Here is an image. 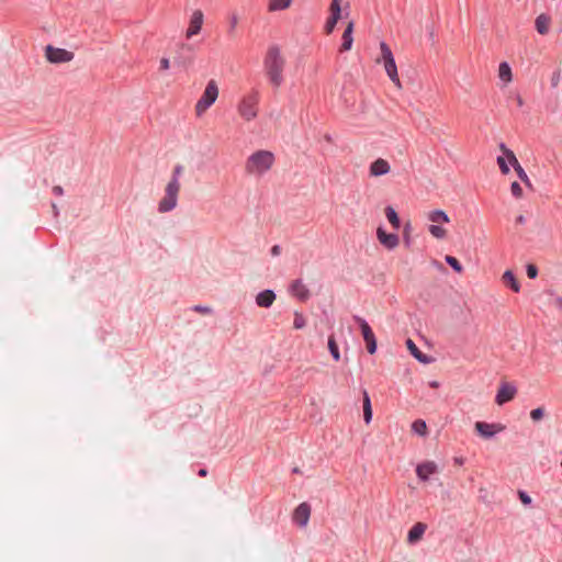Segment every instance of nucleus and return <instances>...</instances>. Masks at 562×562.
<instances>
[{"instance_id": "obj_44", "label": "nucleus", "mask_w": 562, "mask_h": 562, "mask_svg": "<svg viewBox=\"0 0 562 562\" xmlns=\"http://www.w3.org/2000/svg\"><path fill=\"white\" fill-rule=\"evenodd\" d=\"M527 276L530 278V279H535L537 276H538V269L535 265L532 263H529L527 266Z\"/></svg>"}, {"instance_id": "obj_56", "label": "nucleus", "mask_w": 562, "mask_h": 562, "mask_svg": "<svg viewBox=\"0 0 562 562\" xmlns=\"http://www.w3.org/2000/svg\"><path fill=\"white\" fill-rule=\"evenodd\" d=\"M407 229H408V225H406V227H405V234H408Z\"/></svg>"}, {"instance_id": "obj_22", "label": "nucleus", "mask_w": 562, "mask_h": 562, "mask_svg": "<svg viewBox=\"0 0 562 562\" xmlns=\"http://www.w3.org/2000/svg\"><path fill=\"white\" fill-rule=\"evenodd\" d=\"M406 346L412 356L422 363H429L430 359L423 353L412 339L406 340Z\"/></svg>"}, {"instance_id": "obj_43", "label": "nucleus", "mask_w": 562, "mask_h": 562, "mask_svg": "<svg viewBox=\"0 0 562 562\" xmlns=\"http://www.w3.org/2000/svg\"><path fill=\"white\" fill-rule=\"evenodd\" d=\"M560 80H561V72L559 70H557L551 76V79H550L551 86L553 88H557L560 83Z\"/></svg>"}, {"instance_id": "obj_38", "label": "nucleus", "mask_w": 562, "mask_h": 562, "mask_svg": "<svg viewBox=\"0 0 562 562\" xmlns=\"http://www.w3.org/2000/svg\"><path fill=\"white\" fill-rule=\"evenodd\" d=\"M238 23H239V16L237 15V13H232L229 15V33L231 34L235 33V30H236Z\"/></svg>"}, {"instance_id": "obj_49", "label": "nucleus", "mask_w": 562, "mask_h": 562, "mask_svg": "<svg viewBox=\"0 0 562 562\" xmlns=\"http://www.w3.org/2000/svg\"><path fill=\"white\" fill-rule=\"evenodd\" d=\"M53 192L56 194V195H61L63 194V188L59 187V186H55L53 188Z\"/></svg>"}, {"instance_id": "obj_5", "label": "nucleus", "mask_w": 562, "mask_h": 562, "mask_svg": "<svg viewBox=\"0 0 562 562\" xmlns=\"http://www.w3.org/2000/svg\"><path fill=\"white\" fill-rule=\"evenodd\" d=\"M218 86L215 80H210L194 106V112L198 117H201L211 108L218 98Z\"/></svg>"}, {"instance_id": "obj_7", "label": "nucleus", "mask_w": 562, "mask_h": 562, "mask_svg": "<svg viewBox=\"0 0 562 562\" xmlns=\"http://www.w3.org/2000/svg\"><path fill=\"white\" fill-rule=\"evenodd\" d=\"M45 56L48 61L54 63V64H59V63H68L70 60H72L74 53L66 50L64 48L47 46Z\"/></svg>"}, {"instance_id": "obj_53", "label": "nucleus", "mask_w": 562, "mask_h": 562, "mask_svg": "<svg viewBox=\"0 0 562 562\" xmlns=\"http://www.w3.org/2000/svg\"><path fill=\"white\" fill-rule=\"evenodd\" d=\"M454 462H456V464L461 465V464H463V459L462 458H456Z\"/></svg>"}, {"instance_id": "obj_35", "label": "nucleus", "mask_w": 562, "mask_h": 562, "mask_svg": "<svg viewBox=\"0 0 562 562\" xmlns=\"http://www.w3.org/2000/svg\"><path fill=\"white\" fill-rule=\"evenodd\" d=\"M339 19L340 18L336 16V15H330L328 18V20L326 21V24H325V32L327 34H330L334 31V29H335V26H336V24H337Z\"/></svg>"}, {"instance_id": "obj_15", "label": "nucleus", "mask_w": 562, "mask_h": 562, "mask_svg": "<svg viewBox=\"0 0 562 562\" xmlns=\"http://www.w3.org/2000/svg\"><path fill=\"white\" fill-rule=\"evenodd\" d=\"M390 169V164L385 159L379 158L370 165V175L373 177H380L389 173Z\"/></svg>"}, {"instance_id": "obj_10", "label": "nucleus", "mask_w": 562, "mask_h": 562, "mask_svg": "<svg viewBox=\"0 0 562 562\" xmlns=\"http://www.w3.org/2000/svg\"><path fill=\"white\" fill-rule=\"evenodd\" d=\"M202 25H203V13L201 10H195L190 18L189 27L186 32L187 38H191L192 36L199 34L202 29Z\"/></svg>"}, {"instance_id": "obj_31", "label": "nucleus", "mask_w": 562, "mask_h": 562, "mask_svg": "<svg viewBox=\"0 0 562 562\" xmlns=\"http://www.w3.org/2000/svg\"><path fill=\"white\" fill-rule=\"evenodd\" d=\"M184 167L182 165H176L172 169L171 178L169 182L176 181L177 188H181L180 176L183 173Z\"/></svg>"}, {"instance_id": "obj_16", "label": "nucleus", "mask_w": 562, "mask_h": 562, "mask_svg": "<svg viewBox=\"0 0 562 562\" xmlns=\"http://www.w3.org/2000/svg\"><path fill=\"white\" fill-rule=\"evenodd\" d=\"M436 472H437V464L432 461H427V462L420 463L416 468V474L423 481L428 480V477Z\"/></svg>"}, {"instance_id": "obj_37", "label": "nucleus", "mask_w": 562, "mask_h": 562, "mask_svg": "<svg viewBox=\"0 0 562 562\" xmlns=\"http://www.w3.org/2000/svg\"><path fill=\"white\" fill-rule=\"evenodd\" d=\"M544 413H546V411H544V408H543V407H538V408H535V409H532V411L530 412V417H531V419H532L533 422H538V420H540V419H542V418H543Z\"/></svg>"}, {"instance_id": "obj_29", "label": "nucleus", "mask_w": 562, "mask_h": 562, "mask_svg": "<svg viewBox=\"0 0 562 562\" xmlns=\"http://www.w3.org/2000/svg\"><path fill=\"white\" fill-rule=\"evenodd\" d=\"M428 231L437 239H443L447 236V229L440 225H430Z\"/></svg>"}, {"instance_id": "obj_46", "label": "nucleus", "mask_w": 562, "mask_h": 562, "mask_svg": "<svg viewBox=\"0 0 562 562\" xmlns=\"http://www.w3.org/2000/svg\"><path fill=\"white\" fill-rule=\"evenodd\" d=\"M193 310L202 314H210L212 312L211 307L201 305L194 306Z\"/></svg>"}, {"instance_id": "obj_57", "label": "nucleus", "mask_w": 562, "mask_h": 562, "mask_svg": "<svg viewBox=\"0 0 562 562\" xmlns=\"http://www.w3.org/2000/svg\"><path fill=\"white\" fill-rule=\"evenodd\" d=\"M558 301H559V304L562 306V300H561V299H559Z\"/></svg>"}, {"instance_id": "obj_14", "label": "nucleus", "mask_w": 562, "mask_h": 562, "mask_svg": "<svg viewBox=\"0 0 562 562\" xmlns=\"http://www.w3.org/2000/svg\"><path fill=\"white\" fill-rule=\"evenodd\" d=\"M498 79L502 82V87H506L513 81L514 75L510 65L507 61H502L498 65L497 70Z\"/></svg>"}, {"instance_id": "obj_41", "label": "nucleus", "mask_w": 562, "mask_h": 562, "mask_svg": "<svg viewBox=\"0 0 562 562\" xmlns=\"http://www.w3.org/2000/svg\"><path fill=\"white\" fill-rule=\"evenodd\" d=\"M517 494H518V497H519L520 502L525 506H528V505H530L532 503V498L525 491L519 490L517 492Z\"/></svg>"}, {"instance_id": "obj_4", "label": "nucleus", "mask_w": 562, "mask_h": 562, "mask_svg": "<svg viewBox=\"0 0 562 562\" xmlns=\"http://www.w3.org/2000/svg\"><path fill=\"white\" fill-rule=\"evenodd\" d=\"M380 50L381 56L376 59V61L383 63L384 69L390 80L395 85L396 88L402 89V82L398 77L397 67L391 48L386 43L381 42Z\"/></svg>"}, {"instance_id": "obj_18", "label": "nucleus", "mask_w": 562, "mask_h": 562, "mask_svg": "<svg viewBox=\"0 0 562 562\" xmlns=\"http://www.w3.org/2000/svg\"><path fill=\"white\" fill-rule=\"evenodd\" d=\"M276 300V294L271 290H265L257 294L256 303L260 307H270Z\"/></svg>"}, {"instance_id": "obj_25", "label": "nucleus", "mask_w": 562, "mask_h": 562, "mask_svg": "<svg viewBox=\"0 0 562 562\" xmlns=\"http://www.w3.org/2000/svg\"><path fill=\"white\" fill-rule=\"evenodd\" d=\"M363 419L366 424H370L372 419V406H371V400L366 390H363Z\"/></svg>"}, {"instance_id": "obj_11", "label": "nucleus", "mask_w": 562, "mask_h": 562, "mask_svg": "<svg viewBox=\"0 0 562 562\" xmlns=\"http://www.w3.org/2000/svg\"><path fill=\"white\" fill-rule=\"evenodd\" d=\"M376 237L381 245L387 249H394L400 244V238L396 234L386 233L383 228L376 229Z\"/></svg>"}, {"instance_id": "obj_36", "label": "nucleus", "mask_w": 562, "mask_h": 562, "mask_svg": "<svg viewBox=\"0 0 562 562\" xmlns=\"http://www.w3.org/2000/svg\"><path fill=\"white\" fill-rule=\"evenodd\" d=\"M515 171L517 172V176L519 177V179L526 186L531 187L530 179H529V177L527 176L526 171L524 170V168L520 165H517V167L515 168Z\"/></svg>"}, {"instance_id": "obj_42", "label": "nucleus", "mask_w": 562, "mask_h": 562, "mask_svg": "<svg viewBox=\"0 0 562 562\" xmlns=\"http://www.w3.org/2000/svg\"><path fill=\"white\" fill-rule=\"evenodd\" d=\"M497 165L502 171V173L507 175L509 172L508 165L506 162V159L504 157L497 158Z\"/></svg>"}, {"instance_id": "obj_52", "label": "nucleus", "mask_w": 562, "mask_h": 562, "mask_svg": "<svg viewBox=\"0 0 562 562\" xmlns=\"http://www.w3.org/2000/svg\"><path fill=\"white\" fill-rule=\"evenodd\" d=\"M439 385H440V384H439V382H438V381H431V382H429V386H430V387L438 389V387H439Z\"/></svg>"}, {"instance_id": "obj_27", "label": "nucleus", "mask_w": 562, "mask_h": 562, "mask_svg": "<svg viewBox=\"0 0 562 562\" xmlns=\"http://www.w3.org/2000/svg\"><path fill=\"white\" fill-rule=\"evenodd\" d=\"M385 215H386L387 221L391 223V225L395 229L400 228L401 223H400L398 215L392 206H387L385 209Z\"/></svg>"}, {"instance_id": "obj_48", "label": "nucleus", "mask_w": 562, "mask_h": 562, "mask_svg": "<svg viewBox=\"0 0 562 562\" xmlns=\"http://www.w3.org/2000/svg\"><path fill=\"white\" fill-rule=\"evenodd\" d=\"M515 101L519 108L524 106L525 104L524 98L519 93H516Z\"/></svg>"}, {"instance_id": "obj_1", "label": "nucleus", "mask_w": 562, "mask_h": 562, "mask_svg": "<svg viewBox=\"0 0 562 562\" xmlns=\"http://www.w3.org/2000/svg\"><path fill=\"white\" fill-rule=\"evenodd\" d=\"M265 69L270 82L279 88L283 81V69L285 60L278 46H270L265 57Z\"/></svg>"}, {"instance_id": "obj_13", "label": "nucleus", "mask_w": 562, "mask_h": 562, "mask_svg": "<svg viewBox=\"0 0 562 562\" xmlns=\"http://www.w3.org/2000/svg\"><path fill=\"white\" fill-rule=\"evenodd\" d=\"M427 530V525L424 522H416L407 532L406 541L408 544L419 542Z\"/></svg>"}, {"instance_id": "obj_51", "label": "nucleus", "mask_w": 562, "mask_h": 562, "mask_svg": "<svg viewBox=\"0 0 562 562\" xmlns=\"http://www.w3.org/2000/svg\"><path fill=\"white\" fill-rule=\"evenodd\" d=\"M516 223H517L518 225H522V224L525 223V217H524V215H519V216H517V217H516Z\"/></svg>"}, {"instance_id": "obj_45", "label": "nucleus", "mask_w": 562, "mask_h": 562, "mask_svg": "<svg viewBox=\"0 0 562 562\" xmlns=\"http://www.w3.org/2000/svg\"><path fill=\"white\" fill-rule=\"evenodd\" d=\"M366 344H367L368 352L373 355L376 351V340L375 339L368 340V341H366Z\"/></svg>"}, {"instance_id": "obj_17", "label": "nucleus", "mask_w": 562, "mask_h": 562, "mask_svg": "<svg viewBox=\"0 0 562 562\" xmlns=\"http://www.w3.org/2000/svg\"><path fill=\"white\" fill-rule=\"evenodd\" d=\"M291 294L301 301L310 297V291L301 280H295L290 288Z\"/></svg>"}, {"instance_id": "obj_28", "label": "nucleus", "mask_w": 562, "mask_h": 562, "mask_svg": "<svg viewBox=\"0 0 562 562\" xmlns=\"http://www.w3.org/2000/svg\"><path fill=\"white\" fill-rule=\"evenodd\" d=\"M499 148L504 153L508 162L514 167V169L517 167V165H520L513 150L508 149L504 144H501Z\"/></svg>"}, {"instance_id": "obj_12", "label": "nucleus", "mask_w": 562, "mask_h": 562, "mask_svg": "<svg viewBox=\"0 0 562 562\" xmlns=\"http://www.w3.org/2000/svg\"><path fill=\"white\" fill-rule=\"evenodd\" d=\"M311 516V506L307 503H301L293 513V520L299 526H306Z\"/></svg>"}, {"instance_id": "obj_21", "label": "nucleus", "mask_w": 562, "mask_h": 562, "mask_svg": "<svg viewBox=\"0 0 562 562\" xmlns=\"http://www.w3.org/2000/svg\"><path fill=\"white\" fill-rule=\"evenodd\" d=\"M352 32H353V22H349L344 34H342V44L340 47L341 52H347V50L351 49L352 43H353Z\"/></svg>"}, {"instance_id": "obj_39", "label": "nucleus", "mask_w": 562, "mask_h": 562, "mask_svg": "<svg viewBox=\"0 0 562 562\" xmlns=\"http://www.w3.org/2000/svg\"><path fill=\"white\" fill-rule=\"evenodd\" d=\"M330 15H336L340 18L341 14V8L338 0H333L329 7Z\"/></svg>"}, {"instance_id": "obj_26", "label": "nucleus", "mask_w": 562, "mask_h": 562, "mask_svg": "<svg viewBox=\"0 0 562 562\" xmlns=\"http://www.w3.org/2000/svg\"><path fill=\"white\" fill-rule=\"evenodd\" d=\"M292 0H269L268 2V11L276 12L282 11L290 8Z\"/></svg>"}, {"instance_id": "obj_2", "label": "nucleus", "mask_w": 562, "mask_h": 562, "mask_svg": "<svg viewBox=\"0 0 562 562\" xmlns=\"http://www.w3.org/2000/svg\"><path fill=\"white\" fill-rule=\"evenodd\" d=\"M274 164V155L269 150H257L252 153L245 162L246 173L261 177L268 172Z\"/></svg>"}, {"instance_id": "obj_54", "label": "nucleus", "mask_w": 562, "mask_h": 562, "mask_svg": "<svg viewBox=\"0 0 562 562\" xmlns=\"http://www.w3.org/2000/svg\"><path fill=\"white\" fill-rule=\"evenodd\" d=\"M199 475H200V476H205V475H206V470H205V469H201V470L199 471Z\"/></svg>"}, {"instance_id": "obj_9", "label": "nucleus", "mask_w": 562, "mask_h": 562, "mask_svg": "<svg viewBox=\"0 0 562 562\" xmlns=\"http://www.w3.org/2000/svg\"><path fill=\"white\" fill-rule=\"evenodd\" d=\"M516 394L517 389L515 385L507 382H502L495 396V402L497 405H504L505 403L512 401Z\"/></svg>"}, {"instance_id": "obj_33", "label": "nucleus", "mask_w": 562, "mask_h": 562, "mask_svg": "<svg viewBox=\"0 0 562 562\" xmlns=\"http://www.w3.org/2000/svg\"><path fill=\"white\" fill-rule=\"evenodd\" d=\"M446 262L458 273H461L463 268L461 266V263L459 262V260L456 258V257H452V256H446Z\"/></svg>"}, {"instance_id": "obj_50", "label": "nucleus", "mask_w": 562, "mask_h": 562, "mask_svg": "<svg viewBox=\"0 0 562 562\" xmlns=\"http://www.w3.org/2000/svg\"><path fill=\"white\" fill-rule=\"evenodd\" d=\"M271 254H272L273 256H278V255L280 254V247H279L278 245L273 246V247L271 248Z\"/></svg>"}, {"instance_id": "obj_19", "label": "nucleus", "mask_w": 562, "mask_h": 562, "mask_svg": "<svg viewBox=\"0 0 562 562\" xmlns=\"http://www.w3.org/2000/svg\"><path fill=\"white\" fill-rule=\"evenodd\" d=\"M551 18L548 14L541 13L535 21L536 30L539 34L546 35L549 32Z\"/></svg>"}, {"instance_id": "obj_3", "label": "nucleus", "mask_w": 562, "mask_h": 562, "mask_svg": "<svg viewBox=\"0 0 562 562\" xmlns=\"http://www.w3.org/2000/svg\"><path fill=\"white\" fill-rule=\"evenodd\" d=\"M260 93L256 89H251L245 93L237 103V113L245 121L250 122L258 116Z\"/></svg>"}, {"instance_id": "obj_23", "label": "nucleus", "mask_w": 562, "mask_h": 562, "mask_svg": "<svg viewBox=\"0 0 562 562\" xmlns=\"http://www.w3.org/2000/svg\"><path fill=\"white\" fill-rule=\"evenodd\" d=\"M502 280L504 284L509 286L514 292L518 293L520 291V284L514 276L513 271L506 270L503 273Z\"/></svg>"}, {"instance_id": "obj_8", "label": "nucleus", "mask_w": 562, "mask_h": 562, "mask_svg": "<svg viewBox=\"0 0 562 562\" xmlns=\"http://www.w3.org/2000/svg\"><path fill=\"white\" fill-rule=\"evenodd\" d=\"M475 431L484 439H490L494 435L503 431L505 426L502 424H490L485 422H476L474 424Z\"/></svg>"}, {"instance_id": "obj_20", "label": "nucleus", "mask_w": 562, "mask_h": 562, "mask_svg": "<svg viewBox=\"0 0 562 562\" xmlns=\"http://www.w3.org/2000/svg\"><path fill=\"white\" fill-rule=\"evenodd\" d=\"M427 218L431 225L447 224L450 222L448 214L442 210H435L428 213Z\"/></svg>"}, {"instance_id": "obj_6", "label": "nucleus", "mask_w": 562, "mask_h": 562, "mask_svg": "<svg viewBox=\"0 0 562 562\" xmlns=\"http://www.w3.org/2000/svg\"><path fill=\"white\" fill-rule=\"evenodd\" d=\"M180 188H177L176 181L168 182L165 188V195L159 201L158 211L160 213H167L172 211L178 204V195Z\"/></svg>"}, {"instance_id": "obj_34", "label": "nucleus", "mask_w": 562, "mask_h": 562, "mask_svg": "<svg viewBox=\"0 0 562 562\" xmlns=\"http://www.w3.org/2000/svg\"><path fill=\"white\" fill-rule=\"evenodd\" d=\"M306 326V318L303 314L295 312L294 314V321H293V327L295 329H302Z\"/></svg>"}, {"instance_id": "obj_32", "label": "nucleus", "mask_w": 562, "mask_h": 562, "mask_svg": "<svg viewBox=\"0 0 562 562\" xmlns=\"http://www.w3.org/2000/svg\"><path fill=\"white\" fill-rule=\"evenodd\" d=\"M328 349L333 358L338 361L340 359V352L338 349V345L334 338V336L328 337Z\"/></svg>"}, {"instance_id": "obj_24", "label": "nucleus", "mask_w": 562, "mask_h": 562, "mask_svg": "<svg viewBox=\"0 0 562 562\" xmlns=\"http://www.w3.org/2000/svg\"><path fill=\"white\" fill-rule=\"evenodd\" d=\"M356 322L359 324L362 337L364 341L375 339L374 333L372 331L371 327L367 323L366 319L361 317H356Z\"/></svg>"}, {"instance_id": "obj_30", "label": "nucleus", "mask_w": 562, "mask_h": 562, "mask_svg": "<svg viewBox=\"0 0 562 562\" xmlns=\"http://www.w3.org/2000/svg\"><path fill=\"white\" fill-rule=\"evenodd\" d=\"M412 429L419 436L427 435V425L423 419H417L412 424Z\"/></svg>"}, {"instance_id": "obj_55", "label": "nucleus", "mask_w": 562, "mask_h": 562, "mask_svg": "<svg viewBox=\"0 0 562 562\" xmlns=\"http://www.w3.org/2000/svg\"><path fill=\"white\" fill-rule=\"evenodd\" d=\"M53 209H54V211H55V214L57 215V211H56V209H57V207H56V204H53Z\"/></svg>"}, {"instance_id": "obj_47", "label": "nucleus", "mask_w": 562, "mask_h": 562, "mask_svg": "<svg viewBox=\"0 0 562 562\" xmlns=\"http://www.w3.org/2000/svg\"><path fill=\"white\" fill-rule=\"evenodd\" d=\"M169 67H170V61H169V59H168V58H166V57H162V58L160 59V70H168V69H169Z\"/></svg>"}, {"instance_id": "obj_40", "label": "nucleus", "mask_w": 562, "mask_h": 562, "mask_svg": "<svg viewBox=\"0 0 562 562\" xmlns=\"http://www.w3.org/2000/svg\"><path fill=\"white\" fill-rule=\"evenodd\" d=\"M510 191L516 199H520L522 196V189L520 184L516 181L512 183Z\"/></svg>"}]
</instances>
